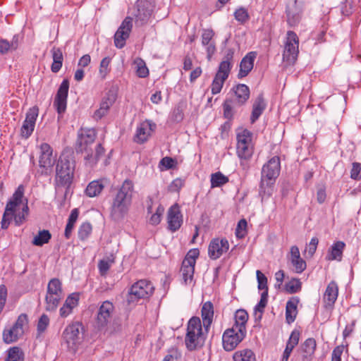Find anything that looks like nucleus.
<instances>
[{"instance_id":"obj_62","label":"nucleus","mask_w":361,"mask_h":361,"mask_svg":"<svg viewBox=\"0 0 361 361\" xmlns=\"http://www.w3.org/2000/svg\"><path fill=\"white\" fill-rule=\"evenodd\" d=\"M79 300V296L77 293H72L66 300L64 305L73 309L77 306Z\"/></svg>"},{"instance_id":"obj_3","label":"nucleus","mask_w":361,"mask_h":361,"mask_svg":"<svg viewBox=\"0 0 361 361\" xmlns=\"http://www.w3.org/2000/svg\"><path fill=\"white\" fill-rule=\"evenodd\" d=\"M96 138V132L94 129L81 128L78 132V149L81 152H85L86 164L92 167L104 153V149L101 144H98L94 153H90V146L94 143Z\"/></svg>"},{"instance_id":"obj_5","label":"nucleus","mask_w":361,"mask_h":361,"mask_svg":"<svg viewBox=\"0 0 361 361\" xmlns=\"http://www.w3.org/2000/svg\"><path fill=\"white\" fill-rule=\"evenodd\" d=\"M280 159L277 156L271 158L267 164L263 166L262 171V180L260 184V194L262 199L271 195L272 189L271 185L275 181L280 173Z\"/></svg>"},{"instance_id":"obj_49","label":"nucleus","mask_w":361,"mask_h":361,"mask_svg":"<svg viewBox=\"0 0 361 361\" xmlns=\"http://www.w3.org/2000/svg\"><path fill=\"white\" fill-rule=\"evenodd\" d=\"M92 231V225L88 222L81 224L78 230V238L81 240H85L89 238Z\"/></svg>"},{"instance_id":"obj_25","label":"nucleus","mask_w":361,"mask_h":361,"mask_svg":"<svg viewBox=\"0 0 361 361\" xmlns=\"http://www.w3.org/2000/svg\"><path fill=\"white\" fill-rule=\"evenodd\" d=\"M168 228L176 231L180 228V208L178 203L172 205L167 214Z\"/></svg>"},{"instance_id":"obj_63","label":"nucleus","mask_w":361,"mask_h":361,"mask_svg":"<svg viewBox=\"0 0 361 361\" xmlns=\"http://www.w3.org/2000/svg\"><path fill=\"white\" fill-rule=\"evenodd\" d=\"M49 324V319L46 314H42L37 324V331L39 333L44 332Z\"/></svg>"},{"instance_id":"obj_39","label":"nucleus","mask_w":361,"mask_h":361,"mask_svg":"<svg viewBox=\"0 0 361 361\" xmlns=\"http://www.w3.org/2000/svg\"><path fill=\"white\" fill-rule=\"evenodd\" d=\"M104 187L102 180H92L87 185L85 194L90 197L98 196L103 190Z\"/></svg>"},{"instance_id":"obj_8","label":"nucleus","mask_w":361,"mask_h":361,"mask_svg":"<svg viewBox=\"0 0 361 361\" xmlns=\"http://www.w3.org/2000/svg\"><path fill=\"white\" fill-rule=\"evenodd\" d=\"M236 139V154L238 157L241 160L250 159L254 152L252 133L247 129H238Z\"/></svg>"},{"instance_id":"obj_48","label":"nucleus","mask_w":361,"mask_h":361,"mask_svg":"<svg viewBox=\"0 0 361 361\" xmlns=\"http://www.w3.org/2000/svg\"><path fill=\"white\" fill-rule=\"evenodd\" d=\"M302 283L298 279H292L285 285V290L287 293L293 294L301 290Z\"/></svg>"},{"instance_id":"obj_61","label":"nucleus","mask_w":361,"mask_h":361,"mask_svg":"<svg viewBox=\"0 0 361 361\" xmlns=\"http://www.w3.org/2000/svg\"><path fill=\"white\" fill-rule=\"evenodd\" d=\"M116 100L115 95L108 94L107 97H104L100 104L101 108H104L106 111H109L111 106L113 105Z\"/></svg>"},{"instance_id":"obj_13","label":"nucleus","mask_w":361,"mask_h":361,"mask_svg":"<svg viewBox=\"0 0 361 361\" xmlns=\"http://www.w3.org/2000/svg\"><path fill=\"white\" fill-rule=\"evenodd\" d=\"M62 337L67 347L75 350L81 341L80 325L78 323L68 325L64 329Z\"/></svg>"},{"instance_id":"obj_53","label":"nucleus","mask_w":361,"mask_h":361,"mask_svg":"<svg viewBox=\"0 0 361 361\" xmlns=\"http://www.w3.org/2000/svg\"><path fill=\"white\" fill-rule=\"evenodd\" d=\"M256 275L258 283V288L259 290H262L263 291L268 292L267 278L259 270L256 271Z\"/></svg>"},{"instance_id":"obj_31","label":"nucleus","mask_w":361,"mask_h":361,"mask_svg":"<svg viewBox=\"0 0 361 361\" xmlns=\"http://www.w3.org/2000/svg\"><path fill=\"white\" fill-rule=\"evenodd\" d=\"M233 90L235 97L233 102L238 106L244 104L250 97V89L246 85L238 84Z\"/></svg>"},{"instance_id":"obj_1","label":"nucleus","mask_w":361,"mask_h":361,"mask_svg":"<svg viewBox=\"0 0 361 361\" xmlns=\"http://www.w3.org/2000/svg\"><path fill=\"white\" fill-rule=\"evenodd\" d=\"M24 186L20 185L8 201L1 221L2 229H7L12 220L17 226H20L26 221L29 214V207L27 200L24 198Z\"/></svg>"},{"instance_id":"obj_50","label":"nucleus","mask_w":361,"mask_h":361,"mask_svg":"<svg viewBox=\"0 0 361 361\" xmlns=\"http://www.w3.org/2000/svg\"><path fill=\"white\" fill-rule=\"evenodd\" d=\"M6 361H23V353L18 347H13L9 350Z\"/></svg>"},{"instance_id":"obj_32","label":"nucleus","mask_w":361,"mask_h":361,"mask_svg":"<svg viewBox=\"0 0 361 361\" xmlns=\"http://www.w3.org/2000/svg\"><path fill=\"white\" fill-rule=\"evenodd\" d=\"M201 315L204 328L206 331H207L212 323L214 317V306L211 302L208 301L203 304L201 310Z\"/></svg>"},{"instance_id":"obj_45","label":"nucleus","mask_w":361,"mask_h":361,"mask_svg":"<svg viewBox=\"0 0 361 361\" xmlns=\"http://www.w3.org/2000/svg\"><path fill=\"white\" fill-rule=\"evenodd\" d=\"M211 187L212 188L221 187L228 182V178L221 172H216L211 175Z\"/></svg>"},{"instance_id":"obj_55","label":"nucleus","mask_w":361,"mask_h":361,"mask_svg":"<svg viewBox=\"0 0 361 361\" xmlns=\"http://www.w3.org/2000/svg\"><path fill=\"white\" fill-rule=\"evenodd\" d=\"M113 263H114V259H109L107 260H106V259L100 260L98 264V268H99L101 275H102V276L105 275L106 274V272L108 271V270L110 269V267L111 266V264Z\"/></svg>"},{"instance_id":"obj_24","label":"nucleus","mask_w":361,"mask_h":361,"mask_svg":"<svg viewBox=\"0 0 361 361\" xmlns=\"http://www.w3.org/2000/svg\"><path fill=\"white\" fill-rule=\"evenodd\" d=\"M338 295V286L336 281H331L324 293L323 302L324 307L326 309H331L336 302Z\"/></svg>"},{"instance_id":"obj_40","label":"nucleus","mask_w":361,"mask_h":361,"mask_svg":"<svg viewBox=\"0 0 361 361\" xmlns=\"http://www.w3.org/2000/svg\"><path fill=\"white\" fill-rule=\"evenodd\" d=\"M18 47V36H13L11 42L6 39H0V54H6L10 50H16Z\"/></svg>"},{"instance_id":"obj_52","label":"nucleus","mask_w":361,"mask_h":361,"mask_svg":"<svg viewBox=\"0 0 361 361\" xmlns=\"http://www.w3.org/2000/svg\"><path fill=\"white\" fill-rule=\"evenodd\" d=\"M268 294L267 291H263L261 294V298L259 302L257 304L255 307V313L259 312L260 314L264 312V310L267 304Z\"/></svg>"},{"instance_id":"obj_28","label":"nucleus","mask_w":361,"mask_h":361,"mask_svg":"<svg viewBox=\"0 0 361 361\" xmlns=\"http://www.w3.org/2000/svg\"><path fill=\"white\" fill-rule=\"evenodd\" d=\"M256 56V52L250 51L243 58L240 63V70L238 74V77L239 78H243L247 76L252 71Z\"/></svg>"},{"instance_id":"obj_16","label":"nucleus","mask_w":361,"mask_h":361,"mask_svg":"<svg viewBox=\"0 0 361 361\" xmlns=\"http://www.w3.org/2000/svg\"><path fill=\"white\" fill-rule=\"evenodd\" d=\"M154 5L151 0H137L134 16L137 23L144 24L149 19Z\"/></svg>"},{"instance_id":"obj_33","label":"nucleus","mask_w":361,"mask_h":361,"mask_svg":"<svg viewBox=\"0 0 361 361\" xmlns=\"http://www.w3.org/2000/svg\"><path fill=\"white\" fill-rule=\"evenodd\" d=\"M345 247V244L343 241L335 242L329 248L326 259L329 261H341Z\"/></svg>"},{"instance_id":"obj_36","label":"nucleus","mask_w":361,"mask_h":361,"mask_svg":"<svg viewBox=\"0 0 361 361\" xmlns=\"http://www.w3.org/2000/svg\"><path fill=\"white\" fill-rule=\"evenodd\" d=\"M53 63L51 70L53 73H58L62 67L63 56L60 48L54 47L51 50Z\"/></svg>"},{"instance_id":"obj_20","label":"nucleus","mask_w":361,"mask_h":361,"mask_svg":"<svg viewBox=\"0 0 361 361\" xmlns=\"http://www.w3.org/2000/svg\"><path fill=\"white\" fill-rule=\"evenodd\" d=\"M68 89L69 82L67 79H65L61 83L54 102V105L59 114L63 113L66 109Z\"/></svg>"},{"instance_id":"obj_22","label":"nucleus","mask_w":361,"mask_h":361,"mask_svg":"<svg viewBox=\"0 0 361 361\" xmlns=\"http://www.w3.org/2000/svg\"><path fill=\"white\" fill-rule=\"evenodd\" d=\"M214 32L212 29H204L201 35L202 45L205 48L207 57L211 60L212 56L216 52V43L214 39Z\"/></svg>"},{"instance_id":"obj_57","label":"nucleus","mask_w":361,"mask_h":361,"mask_svg":"<svg viewBox=\"0 0 361 361\" xmlns=\"http://www.w3.org/2000/svg\"><path fill=\"white\" fill-rule=\"evenodd\" d=\"M175 160L171 157H166L161 159L159 162V168L161 171L168 170L173 168Z\"/></svg>"},{"instance_id":"obj_2","label":"nucleus","mask_w":361,"mask_h":361,"mask_svg":"<svg viewBox=\"0 0 361 361\" xmlns=\"http://www.w3.org/2000/svg\"><path fill=\"white\" fill-rule=\"evenodd\" d=\"M133 192V183L127 179L114 195L110 207V216L114 221H121L127 216L132 204Z\"/></svg>"},{"instance_id":"obj_29","label":"nucleus","mask_w":361,"mask_h":361,"mask_svg":"<svg viewBox=\"0 0 361 361\" xmlns=\"http://www.w3.org/2000/svg\"><path fill=\"white\" fill-rule=\"evenodd\" d=\"M290 260L293 267L295 272L302 273L306 269V262L300 257L299 248L294 245L290 247Z\"/></svg>"},{"instance_id":"obj_46","label":"nucleus","mask_w":361,"mask_h":361,"mask_svg":"<svg viewBox=\"0 0 361 361\" xmlns=\"http://www.w3.org/2000/svg\"><path fill=\"white\" fill-rule=\"evenodd\" d=\"M135 65L136 73L140 78H146L149 75V70L145 62L140 58H137L134 61Z\"/></svg>"},{"instance_id":"obj_9","label":"nucleus","mask_w":361,"mask_h":361,"mask_svg":"<svg viewBox=\"0 0 361 361\" xmlns=\"http://www.w3.org/2000/svg\"><path fill=\"white\" fill-rule=\"evenodd\" d=\"M247 333L231 327L224 331L222 335V345L226 351H232L244 340Z\"/></svg>"},{"instance_id":"obj_41","label":"nucleus","mask_w":361,"mask_h":361,"mask_svg":"<svg viewBox=\"0 0 361 361\" xmlns=\"http://www.w3.org/2000/svg\"><path fill=\"white\" fill-rule=\"evenodd\" d=\"M78 217V211L77 209H74L71 211V214L68 217L67 224L66 226L64 235L68 239L71 237L72 231L74 227V224L76 222Z\"/></svg>"},{"instance_id":"obj_43","label":"nucleus","mask_w":361,"mask_h":361,"mask_svg":"<svg viewBox=\"0 0 361 361\" xmlns=\"http://www.w3.org/2000/svg\"><path fill=\"white\" fill-rule=\"evenodd\" d=\"M63 295H53L50 293H47L46 300V310L52 311L56 309L60 300L62 299Z\"/></svg>"},{"instance_id":"obj_44","label":"nucleus","mask_w":361,"mask_h":361,"mask_svg":"<svg viewBox=\"0 0 361 361\" xmlns=\"http://www.w3.org/2000/svg\"><path fill=\"white\" fill-rule=\"evenodd\" d=\"M233 55H234V50L233 49H227L226 50L224 59L220 63L219 66V69H221V67L224 66L226 68H227V72L231 73V68L233 65Z\"/></svg>"},{"instance_id":"obj_27","label":"nucleus","mask_w":361,"mask_h":361,"mask_svg":"<svg viewBox=\"0 0 361 361\" xmlns=\"http://www.w3.org/2000/svg\"><path fill=\"white\" fill-rule=\"evenodd\" d=\"M316 349V340L313 338L306 339L300 345L302 361H312Z\"/></svg>"},{"instance_id":"obj_60","label":"nucleus","mask_w":361,"mask_h":361,"mask_svg":"<svg viewBox=\"0 0 361 361\" xmlns=\"http://www.w3.org/2000/svg\"><path fill=\"white\" fill-rule=\"evenodd\" d=\"M350 178L353 180L361 179V164L357 162L353 163L350 171Z\"/></svg>"},{"instance_id":"obj_18","label":"nucleus","mask_w":361,"mask_h":361,"mask_svg":"<svg viewBox=\"0 0 361 361\" xmlns=\"http://www.w3.org/2000/svg\"><path fill=\"white\" fill-rule=\"evenodd\" d=\"M228 249L229 243L226 238H214L209 245L208 255L212 259H217Z\"/></svg>"},{"instance_id":"obj_42","label":"nucleus","mask_w":361,"mask_h":361,"mask_svg":"<svg viewBox=\"0 0 361 361\" xmlns=\"http://www.w3.org/2000/svg\"><path fill=\"white\" fill-rule=\"evenodd\" d=\"M51 238V234L48 230H42L38 232V234L34 238L32 244L36 246H42L48 243Z\"/></svg>"},{"instance_id":"obj_7","label":"nucleus","mask_w":361,"mask_h":361,"mask_svg":"<svg viewBox=\"0 0 361 361\" xmlns=\"http://www.w3.org/2000/svg\"><path fill=\"white\" fill-rule=\"evenodd\" d=\"M299 54V38L293 31H288L283 42V62L286 66H293Z\"/></svg>"},{"instance_id":"obj_51","label":"nucleus","mask_w":361,"mask_h":361,"mask_svg":"<svg viewBox=\"0 0 361 361\" xmlns=\"http://www.w3.org/2000/svg\"><path fill=\"white\" fill-rule=\"evenodd\" d=\"M345 349L348 353V345H339L335 347L331 353V361H341V356Z\"/></svg>"},{"instance_id":"obj_23","label":"nucleus","mask_w":361,"mask_h":361,"mask_svg":"<svg viewBox=\"0 0 361 361\" xmlns=\"http://www.w3.org/2000/svg\"><path fill=\"white\" fill-rule=\"evenodd\" d=\"M301 12V8L298 6L296 0H291L288 2L286 13L289 26L295 27L299 23Z\"/></svg>"},{"instance_id":"obj_54","label":"nucleus","mask_w":361,"mask_h":361,"mask_svg":"<svg viewBox=\"0 0 361 361\" xmlns=\"http://www.w3.org/2000/svg\"><path fill=\"white\" fill-rule=\"evenodd\" d=\"M234 16L235 20L241 23L246 22L249 18L247 10L243 8L237 9L234 13Z\"/></svg>"},{"instance_id":"obj_10","label":"nucleus","mask_w":361,"mask_h":361,"mask_svg":"<svg viewBox=\"0 0 361 361\" xmlns=\"http://www.w3.org/2000/svg\"><path fill=\"white\" fill-rule=\"evenodd\" d=\"M200 255L198 249H191L182 261V276L185 283L194 284L193 276L196 259Z\"/></svg>"},{"instance_id":"obj_17","label":"nucleus","mask_w":361,"mask_h":361,"mask_svg":"<svg viewBox=\"0 0 361 361\" xmlns=\"http://www.w3.org/2000/svg\"><path fill=\"white\" fill-rule=\"evenodd\" d=\"M39 114V108L34 106L30 108L26 113L25 119L21 127L20 133L23 137L28 138L35 129L37 118Z\"/></svg>"},{"instance_id":"obj_4","label":"nucleus","mask_w":361,"mask_h":361,"mask_svg":"<svg viewBox=\"0 0 361 361\" xmlns=\"http://www.w3.org/2000/svg\"><path fill=\"white\" fill-rule=\"evenodd\" d=\"M203 327V324L198 317H192L188 322L185 345L188 350L194 351L204 345L207 332H204Z\"/></svg>"},{"instance_id":"obj_38","label":"nucleus","mask_w":361,"mask_h":361,"mask_svg":"<svg viewBox=\"0 0 361 361\" xmlns=\"http://www.w3.org/2000/svg\"><path fill=\"white\" fill-rule=\"evenodd\" d=\"M233 361H257L255 354L248 348L235 351L233 355Z\"/></svg>"},{"instance_id":"obj_30","label":"nucleus","mask_w":361,"mask_h":361,"mask_svg":"<svg viewBox=\"0 0 361 361\" xmlns=\"http://www.w3.org/2000/svg\"><path fill=\"white\" fill-rule=\"evenodd\" d=\"M300 336V334L299 331L294 330L291 332L290 337L286 343V346L283 353L281 361L288 360L293 350L299 343Z\"/></svg>"},{"instance_id":"obj_35","label":"nucleus","mask_w":361,"mask_h":361,"mask_svg":"<svg viewBox=\"0 0 361 361\" xmlns=\"http://www.w3.org/2000/svg\"><path fill=\"white\" fill-rule=\"evenodd\" d=\"M249 315L245 310H238L234 314V324L232 327L247 333L246 326Z\"/></svg>"},{"instance_id":"obj_14","label":"nucleus","mask_w":361,"mask_h":361,"mask_svg":"<svg viewBox=\"0 0 361 361\" xmlns=\"http://www.w3.org/2000/svg\"><path fill=\"white\" fill-rule=\"evenodd\" d=\"M56 156L53 154L51 147L47 143H42L39 146V166L42 173L51 169L55 164Z\"/></svg>"},{"instance_id":"obj_6","label":"nucleus","mask_w":361,"mask_h":361,"mask_svg":"<svg viewBox=\"0 0 361 361\" xmlns=\"http://www.w3.org/2000/svg\"><path fill=\"white\" fill-rule=\"evenodd\" d=\"M74 164L68 155L62 154L56 164V182L59 186H69L73 178Z\"/></svg>"},{"instance_id":"obj_15","label":"nucleus","mask_w":361,"mask_h":361,"mask_svg":"<svg viewBox=\"0 0 361 361\" xmlns=\"http://www.w3.org/2000/svg\"><path fill=\"white\" fill-rule=\"evenodd\" d=\"M133 28V18L126 17L118 28L114 35V44L118 48H123L126 44V39L129 37Z\"/></svg>"},{"instance_id":"obj_58","label":"nucleus","mask_w":361,"mask_h":361,"mask_svg":"<svg viewBox=\"0 0 361 361\" xmlns=\"http://www.w3.org/2000/svg\"><path fill=\"white\" fill-rule=\"evenodd\" d=\"M110 62L111 59L109 57H105L102 60L100 63L99 74L102 78H104L109 71V66Z\"/></svg>"},{"instance_id":"obj_34","label":"nucleus","mask_w":361,"mask_h":361,"mask_svg":"<svg viewBox=\"0 0 361 361\" xmlns=\"http://www.w3.org/2000/svg\"><path fill=\"white\" fill-rule=\"evenodd\" d=\"M299 299L297 297L291 298L286 303V319L288 324L293 322L298 314L297 307Z\"/></svg>"},{"instance_id":"obj_19","label":"nucleus","mask_w":361,"mask_h":361,"mask_svg":"<svg viewBox=\"0 0 361 361\" xmlns=\"http://www.w3.org/2000/svg\"><path fill=\"white\" fill-rule=\"evenodd\" d=\"M156 124L151 121H145L142 122L137 128L134 140L137 143H144L152 135L156 129Z\"/></svg>"},{"instance_id":"obj_12","label":"nucleus","mask_w":361,"mask_h":361,"mask_svg":"<svg viewBox=\"0 0 361 361\" xmlns=\"http://www.w3.org/2000/svg\"><path fill=\"white\" fill-rule=\"evenodd\" d=\"M154 291L152 284L147 280H140L130 288L128 300L134 302L141 298H149Z\"/></svg>"},{"instance_id":"obj_26","label":"nucleus","mask_w":361,"mask_h":361,"mask_svg":"<svg viewBox=\"0 0 361 361\" xmlns=\"http://www.w3.org/2000/svg\"><path fill=\"white\" fill-rule=\"evenodd\" d=\"M227 68L223 67L218 71L213 79L211 85V92L212 94H216L221 92L225 81L229 76V73L227 72Z\"/></svg>"},{"instance_id":"obj_59","label":"nucleus","mask_w":361,"mask_h":361,"mask_svg":"<svg viewBox=\"0 0 361 361\" xmlns=\"http://www.w3.org/2000/svg\"><path fill=\"white\" fill-rule=\"evenodd\" d=\"M233 102L231 100L226 99L224 104V115L225 118L231 119L233 116Z\"/></svg>"},{"instance_id":"obj_47","label":"nucleus","mask_w":361,"mask_h":361,"mask_svg":"<svg viewBox=\"0 0 361 361\" xmlns=\"http://www.w3.org/2000/svg\"><path fill=\"white\" fill-rule=\"evenodd\" d=\"M47 293L63 295L61 281L58 279H52L48 283Z\"/></svg>"},{"instance_id":"obj_21","label":"nucleus","mask_w":361,"mask_h":361,"mask_svg":"<svg viewBox=\"0 0 361 361\" xmlns=\"http://www.w3.org/2000/svg\"><path fill=\"white\" fill-rule=\"evenodd\" d=\"M114 312V306L109 300L103 302L97 314V324L99 327H105L110 322Z\"/></svg>"},{"instance_id":"obj_11","label":"nucleus","mask_w":361,"mask_h":361,"mask_svg":"<svg viewBox=\"0 0 361 361\" xmlns=\"http://www.w3.org/2000/svg\"><path fill=\"white\" fill-rule=\"evenodd\" d=\"M27 324V317L21 314L13 326L10 329H6L3 331V341L6 343H12L18 340L24 334L23 327Z\"/></svg>"},{"instance_id":"obj_37","label":"nucleus","mask_w":361,"mask_h":361,"mask_svg":"<svg viewBox=\"0 0 361 361\" xmlns=\"http://www.w3.org/2000/svg\"><path fill=\"white\" fill-rule=\"evenodd\" d=\"M266 106L262 95H259L252 106V111L251 115V123H255L262 114Z\"/></svg>"},{"instance_id":"obj_56","label":"nucleus","mask_w":361,"mask_h":361,"mask_svg":"<svg viewBox=\"0 0 361 361\" xmlns=\"http://www.w3.org/2000/svg\"><path fill=\"white\" fill-rule=\"evenodd\" d=\"M247 221L245 219H241L238 221L235 229V235L238 238H242L246 235Z\"/></svg>"},{"instance_id":"obj_64","label":"nucleus","mask_w":361,"mask_h":361,"mask_svg":"<svg viewBox=\"0 0 361 361\" xmlns=\"http://www.w3.org/2000/svg\"><path fill=\"white\" fill-rule=\"evenodd\" d=\"M7 288L4 285L0 286V314L1 313L6 301Z\"/></svg>"}]
</instances>
